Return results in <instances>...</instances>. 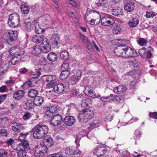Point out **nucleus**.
<instances>
[{
	"instance_id": "f257e3e1",
	"label": "nucleus",
	"mask_w": 157,
	"mask_h": 157,
	"mask_svg": "<svg viewBox=\"0 0 157 157\" xmlns=\"http://www.w3.org/2000/svg\"><path fill=\"white\" fill-rule=\"evenodd\" d=\"M33 131V137L36 139H40L48 133L49 129L47 125L39 124L34 127Z\"/></svg>"
},
{
	"instance_id": "f03ea898",
	"label": "nucleus",
	"mask_w": 157,
	"mask_h": 157,
	"mask_svg": "<svg viewBox=\"0 0 157 157\" xmlns=\"http://www.w3.org/2000/svg\"><path fill=\"white\" fill-rule=\"evenodd\" d=\"M94 115L92 110L89 109H85L79 113L78 118L81 122L85 123L91 119Z\"/></svg>"
},
{
	"instance_id": "7ed1b4c3",
	"label": "nucleus",
	"mask_w": 157,
	"mask_h": 157,
	"mask_svg": "<svg viewBox=\"0 0 157 157\" xmlns=\"http://www.w3.org/2000/svg\"><path fill=\"white\" fill-rule=\"evenodd\" d=\"M153 51V48L149 46L147 48L144 47L142 49H139L138 52L142 57L145 59L147 61L148 59L151 58V52Z\"/></svg>"
},
{
	"instance_id": "20e7f679",
	"label": "nucleus",
	"mask_w": 157,
	"mask_h": 157,
	"mask_svg": "<svg viewBox=\"0 0 157 157\" xmlns=\"http://www.w3.org/2000/svg\"><path fill=\"white\" fill-rule=\"evenodd\" d=\"M20 17L17 13L10 14L8 21V24L10 27L15 28L19 24Z\"/></svg>"
},
{
	"instance_id": "39448f33",
	"label": "nucleus",
	"mask_w": 157,
	"mask_h": 157,
	"mask_svg": "<svg viewBox=\"0 0 157 157\" xmlns=\"http://www.w3.org/2000/svg\"><path fill=\"white\" fill-rule=\"evenodd\" d=\"M29 145L28 141L27 140H23L21 141V142L18 144H14L12 146V148L15 150L25 151L26 149L29 148Z\"/></svg>"
},
{
	"instance_id": "423d86ee",
	"label": "nucleus",
	"mask_w": 157,
	"mask_h": 157,
	"mask_svg": "<svg viewBox=\"0 0 157 157\" xmlns=\"http://www.w3.org/2000/svg\"><path fill=\"white\" fill-rule=\"evenodd\" d=\"M6 34L7 35V42L9 44H13L17 39V31H10L8 32Z\"/></svg>"
},
{
	"instance_id": "0eeeda50",
	"label": "nucleus",
	"mask_w": 157,
	"mask_h": 157,
	"mask_svg": "<svg viewBox=\"0 0 157 157\" xmlns=\"http://www.w3.org/2000/svg\"><path fill=\"white\" fill-rule=\"evenodd\" d=\"M124 52L123 53V57H136L137 56V53L135 50L132 49L131 48L125 46Z\"/></svg>"
},
{
	"instance_id": "6e6552de",
	"label": "nucleus",
	"mask_w": 157,
	"mask_h": 157,
	"mask_svg": "<svg viewBox=\"0 0 157 157\" xmlns=\"http://www.w3.org/2000/svg\"><path fill=\"white\" fill-rule=\"evenodd\" d=\"M51 120V124L53 126H57L61 124L62 122V117L60 114L52 116Z\"/></svg>"
},
{
	"instance_id": "1a4fd4ad",
	"label": "nucleus",
	"mask_w": 157,
	"mask_h": 157,
	"mask_svg": "<svg viewBox=\"0 0 157 157\" xmlns=\"http://www.w3.org/2000/svg\"><path fill=\"white\" fill-rule=\"evenodd\" d=\"M58 108L56 105H52L49 106V108L46 110L44 115V118L48 119L51 117L53 113H56L57 111Z\"/></svg>"
},
{
	"instance_id": "9d476101",
	"label": "nucleus",
	"mask_w": 157,
	"mask_h": 157,
	"mask_svg": "<svg viewBox=\"0 0 157 157\" xmlns=\"http://www.w3.org/2000/svg\"><path fill=\"white\" fill-rule=\"evenodd\" d=\"M10 54L11 55H19L20 53L25 54V52L23 50L21 49L18 46H13L10 48L9 51Z\"/></svg>"
},
{
	"instance_id": "9b49d317",
	"label": "nucleus",
	"mask_w": 157,
	"mask_h": 157,
	"mask_svg": "<svg viewBox=\"0 0 157 157\" xmlns=\"http://www.w3.org/2000/svg\"><path fill=\"white\" fill-rule=\"evenodd\" d=\"M101 23L102 25L107 26L114 24L115 21L113 19L110 17H105L101 18Z\"/></svg>"
},
{
	"instance_id": "f8f14e48",
	"label": "nucleus",
	"mask_w": 157,
	"mask_h": 157,
	"mask_svg": "<svg viewBox=\"0 0 157 157\" xmlns=\"http://www.w3.org/2000/svg\"><path fill=\"white\" fill-rule=\"evenodd\" d=\"M107 151V148L104 147H97L94 151L93 154L97 157L104 155Z\"/></svg>"
},
{
	"instance_id": "ddd939ff",
	"label": "nucleus",
	"mask_w": 157,
	"mask_h": 157,
	"mask_svg": "<svg viewBox=\"0 0 157 157\" xmlns=\"http://www.w3.org/2000/svg\"><path fill=\"white\" fill-rule=\"evenodd\" d=\"M44 41L42 42L41 45L42 51L44 52H48L51 50V47L49 42L48 41V39H45L44 40Z\"/></svg>"
},
{
	"instance_id": "4468645a",
	"label": "nucleus",
	"mask_w": 157,
	"mask_h": 157,
	"mask_svg": "<svg viewBox=\"0 0 157 157\" xmlns=\"http://www.w3.org/2000/svg\"><path fill=\"white\" fill-rule=\"evenodd\" d=\"M47 147L45 146L40 147L36 150L34 153L36 157L44 155L45 153L47 152Z\"/></svg>"
},
{
	"instance_id": "2eb2a0df",
	"label": "nucleus",
	"mask_w": 157,
	"mask_h": 157,
	"mask_svg": "<svg viewBox=\"0 0 157 157\" xmlns=\"http://www.w3.org/2000/svg\"><path fill=\"white\" fill-rule=\"evenodd\" d=\"M63 121L64 123L66 125L71 126L75 123V119L73 116H67L64 118Z\"/></svg>"
},
{
	"instance_id": "dca6fc26",
	"label": "nucleus",
	"mask_w": 157,
	"mask_h": 157,
	"mask_svg": "<svg viewBox=\"0 0 157 157\" xmlns=\"http://www.w3.org/2000/svg\"><path fill=\"white\" fill-rule=\"evenodd\" d=\"M125 46L121 45L118 46L114 50V52L115 54L117 56H121L123 57V53L124 52Z\"/></svg>"
},
{
	"instance_id": "f3484780",
	"label": "nucleus",
	"mask_w": 157,
	"mask_h": 157,
	"mask_svg": "<svg viewBox=\"0 0 157 157\" xmlns=\"http://www.w3.org/2000/svg\"><path fill=\"white\" fill-rule=\"evenodd\" d=\"M45 39H47L44 35L40 34H37L34 36L32 40L33 41L36 43L39 44L41 41H44V40Z\"/></svg>"
},
{
	"instance_id": "a211bd4d",
	"label": "nucleus",
	"mask_w": 157,
	"mask_h": 157,
	"mask_svg": "<svg viewBox=\"0 0 157 157\" xmlns=\"http://www.w3.org/2000/svg\"><path fill=\"white\" fill-rule=\"evenodd\" d=\"M135 3L131 1L127 2L124 6V10L128 12H132L135 9Z\"/></svg>"
},
{
	"instance_id": "6ab92c4d",
	"label": "nucleus",
	"mask_w": 157,
	"mask_h": 157,
	"mask_svg": "<svg viewBox=\"0 0 157 157\" xmlns=\"http://www.w3.org/2000/svg\"><path fill=\"white\" fill-rule=\"evenodd\" d=\"M53 90L57 94L63 93L65 90L64 85L63 84H58L54 86Z\"/></svg>"
},
{
	"instance_id": "aec40b11",
	"label": "nucleus",
	"mask_w": 157,
	"mask_h": 157,
	"mask_svg": "<svg viewBox=\"0 0 157 157\" xmlns=\"http://www.w3.org/2000/svg\"><path fill=\"white\" fill-rule=\"evenodd\" d=\"M25 92L23 90H18L13 94V97L16 100H19L22 98L24 96Z\"/></svg>"
},
{
	"instance_id": "412c9836",
	"label": "nucleus",
	"mask_w": 157,
	"mask_h": 157,
	"mask_svg": "<svg viewBox=\"0 0 157 157\" xmlns=\"http://www.w3.org/2000/svg\"><path fill=\"white\" fill-rule=\"evenodd\" d=\"M24 54L22 53H20L19 55H15L12 58L11 60V63L13 65H15L18 63L21 60L22 56L24 55Z\"/></svg>"
},
{
	"instance_id": "4be33fe9",
	"label": "nucleus",
	"mask_w": 157,
	"mask_h": 157,
	"mask_svg": "<svg viewBox=\"0 0 157 157\" xmlns=\"http://www.w3.org/2000/svg\"><path fill=\"white\" fill-rule=\"evenodd\" d=\"M35 23V22L31 21L29 22L24 23V25L27 30L30 32L33 29Z\"/></svg>"
},
{
	"instance_id": "5701e85b",
	"label": "nucleus",
	"mask_w": 157,
	"mask_h": 157,
	"mask_svg": "<svg viewBox=\"0 0 157 157\" xmlns=\"http://www.w3.org/2000/svg\"><path fill=\"white\" fill-rule=\"evenodd\" d=\"M23 125L20 123H14L11 127L13 131L17 132H20L21 128H23Z\"/></svg>"
},
{
	"instance_id": "b1692460",
	"label": "nucleus",
	"mask_w": 157,
	"mask_h": 157,
	"mask_svg": "<svg viewBox=\"0 0 157 157\" xmlns=\"http://www.w3.org/2000/svg\"><path fill=\"white\" fill-rule=\"evenodd\" d=\"M126 90V87L123 85L115 87L113 89L114 93L117 94L123 93L125 92Z\"/></svg>"
},
{
	"instance_id": "393cba45",
	"label": "nucleus",
	"mask_w": 157,
	"mask_h": 157,
	"mask_svg": "<svg viewBox=\"0 0 157 157\" xmlns=\"http://www.w3.org/2000/svg\"><path fill=\"white\" fill-rule=\"evenodd\" d=\"M37 74L36 75H35V77H33L30 78L29 81H28L26 83L29 86H31L32 85H33L35 83H36L37 82V81L36 80H34V81H33V80L34 79H36L37 77H39L40 76V73H39V72L38 71H37Z\"/></svg>"
},
{
	"instance_id": "a878e982",
	"label": "nucleus",
	"mask_w": 157,
	"mask_h": 157,
	"mask_svg": "<svg viewBox=\"0 0 157 157\" xmlns=\"http://www.w3.org/2000/svg\"><path fill=\"white\" fill-rule=\"evenodd\" d=\"M51 40L52 44L55 46H57L60 42L59 37L57 35H53Z\"/></svg>"
},
{
	"instance_id": "bb28decb",
	"label": "nucleus",
	"mask_w": 157,
	"mask_h": 157,
	"mask_svg": "<svg viewBox=\"0 0 157 157\" xmlns=\"http://www.w3.org/2000/svg\"><path fill=\"white\" fill-rule=\"evenodd\" d=\"M139 21L136 18H133L130 20L128 22L129 26L131 28H134L138 24Z\"/></svg>"
},
{
	"instance_id": "cd10ccee",
	"label": "nucleus",
	"mask_w": 157,
	"mask_h": 157,
	"mask_svg": "<svg viewBox=\"0 0 157 157\" xmlns=\"http://www.w3.org/2000/svg\"><path fill=\"white\" fill-rule=\"evenodd\" d=\"M43 98L41 96L36 97L33 100V103L36 105H40L43 102Z\"/></svg>"
},
{
	"instance_id": "c85d7f7f",
	"label": "nucleus",
	"mask_w": 157,
	"mask_h": 157,
	"mask_svg": "<svg viewBox=\"0 0 157 157\" xmlns=\"http://www.w3.org/2000/svg\"><path fill=\"white\" fill-rule=\"evenodd\" d=\"M47 59L52 61H55L57 59V55L53 52H50L48 55Z\"/></svg>"
},
{
	"instance_id": "c756f323",
	"label": "nucleus",
	"mask_w": 157,
	"mask_h": 157,
	"mask_svg": "<svg viewBox=\"0 0 157 157\" xmlns=\"http://www.w3.org/2000/svg\"><path fill=\"white\" fill-rule=\"evenodd\" d=\"M38 94V92L35 89H32L28 91V96L30 98H35Z\"/></svg>"
},
{
	"instance_id": "7c9ffc66",
	"label": "nucleus",
	"mask_w": 157,
	"mask_h": 157,
	"mask_svg": "<svg viewBox=\"0 0 157 157\" xmlns=\"http://www.w3.org/2000/svg\"><path fill=\"white\" fill-rule=\"evenodd\" d=\"M41 51H42V49L41 46L39 45L35 46L33 48V53L36 56L40 54Z\"/></svg>"
},
{
	"instance_id": "2f4dec72",
	"label": "nucleus",
	"mask_w": 157,
	"mask_h": 157,
	"mask_svg": "<svg viewBox=\"0 0 157 157\" xmlns=\"http://www.w3.org/2000/svg\"><path fill=\"white\" fill-rule=\"evenodd\" d=\"M44 141L47 145L51 146L53 143V140L52 138L49 136H46L43 139Z\"/></svg>"
},
{
	"instance_id": "473e14b6",
	"label": "nucleus",
	"mask_w": 157,
	"mask_h": 157,
	"mask_svg": "<svg viewBox=\"0 0 157 157\" xmlns=\"http://www.w3.org/2000/svg\"><path fill=\"white\" fill-rule=\"evenodd\" d=\"M122 10L120 8L117 7L114 9L112 11V14L114 15L118 16L122 14Z\"/></svg>"
},
{
	"instance_id": "72a5a7b5",
	"label": "nucleus",
	"mask_w": 157,
	"mask_h": 157,
	"mask_svg": "<svg viewBox=\"0 0 157 157\" xmlns=\"http://www.w3.org/2000/svg\"><path fill=\"white\" fill-rule=\"evenodd\" d=\"M69 56L68 52L66 51H62L60 53V58L63 60H66L67 59Z\"/></svg>"
},
{
	"instance_id": "f704fd0d",
	"label": "nucleus",
	"mask_w": 157,
	"mask_h": 157,
	"mask_svg": "<svg viewBox=\"0 0 157 157\" xmlns=\"http://www.w3.org/2000/svg\"><path fill=\"white\" fill-rule=\"evenodd\" d=\"M112 98V101L116 103H121L124 101V98L122 97H120L117 95H115L114 98Z\"/></svg>"
},
{
	"instance_id": "c9c22d12",
	"label": "nucleus",
	"mask_w": 157,
	"mask_h": 157,
	"mask_svg": "<svg viewBox=\"0 0 157 157\" xmlns=\"http://www.w3.org/2000/svg\"><path fill=\"white\" fill-rule=\"evenodd\" d=\"M8 67L6 64H2L0 67V76L5 73L8 70Z\"/></svg>"
},
{
	"instance_id": "e433bc0d",
	"label": "nucleus",
	"mask_w": 157,
	"mask_h": 157,
	"mask_svg": "<svg viewBox=\"0 0 157 157\" xmlns=\"http://www.w3.org/2000/svg\"><path fill=\"white\" fill-rule=\"evenodd\" d=\"M69 72L68 71H63L61 73L60 78L61 79L64 80L66 79L68 76Z\"/></svg>"
},
{
	"instance_id": "4c0bfd02",
	"label": "nucleus",
	"mask_w": 157,
	"mask_h": 157,
	"mask_svg": "<svg viewBox=\"0 0 157 157\" xmlns=\"http://www.w3.org/2000/svg\"><path fill=\"white\" fill-rule=\"evenodd\" d=\"M113 94H110L109 96L107 97H101L100 98L101 100L103 102H109V101H111L112 100V98H111L113 97Z\"/></svg>"
},
{
	"instance_id": "58836bf2",
	"label": "nucleus",
	"mask_w": 157,
	"mask_h": 157,
	"mask_svg": "<svg viewBox=\"0 0 157 157\" xmlns=\"http://www.w3.org/2000/svg\"><path fill=\"white\" fill-rule=\"evenodd\" d=\"M34 26L35 31L36 33L40 34L41 33L44 32V30L39 27L38 23H35Z\"/></svg>"
},
{
	"instance_id": "ea45409f",
	"label": "nucleus",
	"mask_w": 157,
	"mask_h": 157,
	"mask_svg": "<svg viewBox=\"0 0 157 157\" xmlns=\"http://www.w3.org/2000/svg\"><path fill=\"white\" fill-rule=\"evenodd\" d=\"M92 103L91 101L89 98L84 99L82 100V106H87Z\"/></svg>"
},
{
	"instance_id": "a19ab883",
	"label": "nucleus",
	"mask_w": 157,
	"mask_h": 157,
	"mask_svg": "<svg viewBox=\"0 0 157 157\" xmlns=\"http://www.w3.org/2000/svg\"><path fill=\"white\" fill-rule=\"evenodd\" d=\"M21 11L24 14H27L29 10V8L28 6L25 5H22L21 6Z\"/></svg>"
},
{
	"instance_id": "79ce46f5",
	"label": "nucleus",
	"mask_w": 157,
	"mask_h": 157,
	"mask_svg": "<svg viewBox=\"0 0 157 157\" xmlns=\"http://www.w3.org/2000/svg\"><path fill=\"white\" fill-rule=\"evenodd\" d=\"M45 80L47 82H55L54 81L56 79V77L52 75H49L45 76Z\"/></svg>"
},
{
	"instance_id": "37998d69",
	"label": "nucleus",
	"mask_w": 157,
	"mask_h": 157,
	"mask_svg": "<svg viewBox=\"0 0 157 157\" xmlns=\"http://www.w3.org/2000/svg\"><path fill=\"white\" fill-rule=\"evenodd\" d=\"M121 29L117 25H116L113 29V33L115 34H119L121 31Z\"/></svg>"
},
{
	"instance_id": "c03bdc74",
	"label": "nucleus",
	"mask_w": 157,
	"mask_h": 157,
	"mask_svg": "<svg viewBox=\"0 0 157 157\" xmlns=\"http://www.w3.org/2000/svg\"><path fill=\"white\" fill-rule=\"evenodd\" d=\"M137 41L139 44L142 46L146 45L147 43V40L143 38H140Z\"/></svg>"
},
{
	"instance_id": "a18cd8bd",
	"label": "nucleus",
	"mask_w": 157,
	"mask_h": 157,
	"mask_svg": "<svg viewBox=\"0 0 157 157\" xmlns=\"http://www.w3.org/2000/svg\"><path fill=\"white\" fill-rule=\"evenodd\" d=\"M75 152V150L73 149L72 148H71L69 147H67L65 151V153L66 155H73L74 154V152Z\"/></svg>"
},
{
	"instance_id": "49530a36",
	"label": "nucleus",
	"mask_w": 157,
	"mask_h": 157,
	"mask_svg": "<svg viewBox=\"0 0 157 157\" xmlns=\"http://www.w3.org/2000/svg\"><path fill=\"white\" fill-rule=\"evenodd\" d=\"M141 135V132L139 130H137L135 132L133 136V138L135 140H138L140 138Z\"/></svg>"
},
{
	"instance_id": "de8ad7c7",
	"label": "nucleus",
	"mask_w": 157,
	"mask_h": 157,
	"mask_svg": "<svg viewBox=\"0 0 157 157\" xmlns=\"http://www.w3.org/2000/svg\"><path fill=\"white\" fill-rule=\"evenodd\" d=\"M17 155L18 157H28V155L26 154L25 151H18Z\"/></svg>"
},
{
	"instance_id": "09e8293b",
	"label": "nucleus",
	"mask_w": 157,
	"mask_h": 157,
	"mask_svg": "<svg viewBox=\"0 0 157 157\" xmlns=\"http://www.w3.org/2000/svg\"><path fill=\"white\" fill-rule=\"evenodd\" d=\"M67 2L77 8H79L80 6L78 3L72 0H67Z\"/></svg>"
},
{
	"instance_id": "8fccbe9b",
	"label": "nucleus",
	"mask_w": 157,
	"mask_h": 157,
	"mask_svg": "<svg viewBox=\"0 0 157 157\" xmlns=\"http://www.w3.org/2000/svg\"><path fill=\"white\" fill-rule=\"evenodd\" d=\"M28 134L26 133H23L22 132L20 133L19 136V139L21 141L23 140H25L26 136H27Z\"/></svg>"
},
{
	"instance_id": "3c124183",
	"label": "nucleus",
	"mask_w": 157,
	"mask_h": 157,
	"mask_svg": "<svg viewBox=\"0 0 157 157\" xmlns=\"http://www.w3.org/2000/svg\"><path fill=\"white\" fill-rule=\"evenodd\" d=\"M69 65L68 63H63L61 67V69L63 71H68Z\"/></svg>"
},
{
	"instance_id": "603ef678",
	"label": "nucleus",
	"mask_w": 157,
	"mask_h": 157,
	"mask_svg": "<svg viewBox=\"0 0 157 157\" xmlns=\"http://www.w3.org/2000/svg\"><path fill=\"white\" fill-rule=\"evenodd\" d=\"M98 125L99 124L97 123V122H94L92 124L88 127V129L89 130H92L94 128L98 127Z\"/></svg>"
},
{
	"instance_id": "864d4df0",
	"label": "nucleus",
	"mask_w": 157,
	"mask_h": 157,
	"mask_svg": "<svg viewBox=\"0 0 157 157\" xmlns=\"http://www.w3.org/2000/svg\"><path fill=\"white\" fill-rule=\"evenodd\" d=\"M156 14L155 13L153 12H146V16L147 18H149L151 17H153L154 16H155Z\"/></svg>"
},
{
	"instance_id": "5fc2aeb1",
	"label": "nucleus",
	"mask_w": 157,
	"mask_h": 157,
	"mask_svg": "<svg viewBox=\"0 0 157 157\" xmlns=\"http://www.w3.org/2000/svg\"><path fill=\"white\" fill-rule=\"evenodd\" d=\"M128 62L131 66L134 67H137L138 66V65L136 63V61L129 60L128 61Z\"/></svg>"
},
{
	"instance_id": "6e6d98bb",
	"label": "nucleus",
	"mask_w": 157,
	"mask_h": 157,
	"mask_svg": "<svg viewBox=\"0 0 157 157\" xmlns=\"http://www.w3.org/2000/svg\"><path fill=\"white\" fill-rule=\"evenodd\" d=\"M48 61L46 58L42 57L39 60V63L41 65H44L48 63Z\"/></svg>"
},
{
	"instance_id": "4d7b16f0",
	"label": "nucleus",
	"mask_w": 157,
	"mask_h": 157,
	"mask_svg": "<svg viewBox=\"0 0 157 157\" xmlns=\"http://www.w3.org/2000/svg\"><path fill=\"white\" fill-rule=\"evenodd\" d=\"M0 135L7 136L8 135L7 130L5 129H0Z\"/></svg>"
},
{
	"instance_id": "13d9d810",
	"label": "nucleus",
	"mask_w": 157,
	"mask_h": 157,
	"mask_svg": "<svg viewBox=\"0 0 157 157\" xmlns=\"http://www.w3.org/2000/svg\"><path fill=\"white\" fill-rule=\"evenodd\" d=\"M81 132L78 133L75 137L76 140H75V143L77 144L79 141L80 140L83 136V135L81 134Z\"/></svg>"
},
{
	"instance_id": "bf43d9fd",
	"label": "nucleus",
	"mask_w": 157,
	"mask_h": 157,
	"mask_svg": "<svg viewBox=\"0 0 157 157\" xmlns=\"http://www.w3.org/2000/svg\"><path fill=\"white\" fill-rule=\"evenodd\" d=\"M123 40L122 39H116L113 41L115 43H116V44L119 45V46L123 45L122 42Z\"/></svg>"
},
{
	"instance_id": "052dcab7",
	"label": "nucleus",
	"mask_w": 157,
	"mask_h": 157,
	"mask_svg": "<svg viewBox=\"0 0 157 157\" xmlns=\"http://www.w3.org/2000/svg\"><path fill=\"white\" fill-rule=\"evenodd\" d=\"M113 116L110 115H109L105 117L104 118L105 122H108L111 121L113 119Z\"/></svg>"
},
{
	"instance_id": "680f3d73",
	"label": "nucleus",
	"mask_w": 157,
	"mask_h": 157,
	"mask_svg": "<svg viewBox=\"0 0 157 157\" xmlns=\"http://www.w3.org/2000/svg\"><path fill=\"white\" fill-rule=\"evenodd\" d=\"M106 3L105 0H99L96 3V4L98 6H100L104 5Z\"/></svg>"
},
{
	"instance_id": "e2e57ef3",
	"label": "nucleus",
	"mask_w": 157,
	"mask_h": 157,
	"mask_svg": "<svg viewBox=\"0 0 157 157\" xmlns=\"http://www.w3.org/2000/svg\"><path fill=\"white\" fill-rule=\"evenodd\" d=\"M55 85V82H49L46 86V88H51L53 87Z\"/></svg>"
},
{
	"instance_id": "0e129e2a",
	"label": "nucleus",
	"mask_w": 157,
	"mask_h": 157,
	"mask_svg": "<svg viewBox=\"0 0 157 157\" xmlns=\"http://www.w3.org/2000/svg\"><path fill=\"white\" fill-rule=\"evenodd\" d=\"M71 80L73 82L72 83H75L79 79L78 78L76 77V76L75 75L71 77Z\"/></svg>"
},
{
	"instance_id": "69168bd1",
	"label": "nucleus",
	"mask_w": 157,
	"mask_h": 157,
	"mask_svg": "<svg viewBox=\"0 0 157 157\" xmlns=\"http://www.w3.org/2000/svg\"><path fill=\"white\" fill-rule=\"evenodd\" d=\"M7 154V151H5L3 149L0 150V157H4V156H6Z\"/></svg>"
},
{
	"instance_id": "338daca9",
	"label": "nucleus",
	"mask_w": 157,
	"mask_h": 157,
	"mask_svg": "<svg viewBox=\"0 0 157 157\" xmlns=\"http://www.w3.org/2000/svg\"><path fill=\"white\" fill-rule=\"evenodd\" d=\"M31 117L30 113L27 112L25 113L23 116V118L24 120H26L30 118Z\"/></svg>"
},
{
	"instance_id": "774afa93",
	"label": "nucleus",
	"mask_w": 157,
	"mask_h": 157,
	"mask_svg": "<svg viewBox=\"0 0 157 157\" xmlns=\"http://www.w3.org/2000/svg\"><path fill=\"white\" fill-rule=\"evenodd\" d=\"M149 116L150 117L156 119L157 118V112H150L149 113Z\"/></svg>"
}]
</instances>
